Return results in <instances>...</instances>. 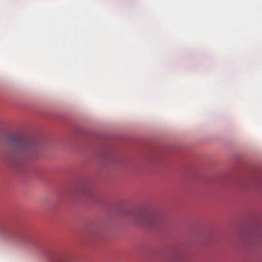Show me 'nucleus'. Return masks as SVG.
<instances>
[{"instance_id": "1", "label": "nucleus", "mask_w": 262, "mask_h": 262, "mask_svg": "<svg viewBox=\"0 0 262 262\" xmlns=\"http://www.w3.org/2000/svg\"><path fill=\"white\" fill-rule=\"evenodd\" d=\"M6 144L9 152L6 154V161L14 165L24 159H33L37 156V149L30 141L15 136L8 138Z\"/></svg>"}, {"instance_id": "2", "label": "nucleus", "mask_w": 262, "mask_h": 262, "mask_svg": "<svg viewBox=\"0 0 262 262\" xmlns=\"http://www.w3.org/2000/svg\"><path fill=\"white\" fill-rule=\"evenodd\" d=\"M135 221L140 225L155 226L159 222V216L154 213L141 212L136 216Z\"/></svg>"}, {"instance_id": "3", "label": "nucleus", "mask_w": 262, "mask_h": 262, "mask_svg": "<svg viewBox=\"0 0 262 262\" xmlns=\"http://www.w3.org/2000/svg\"><path fill=\"white\" fill-rule=\"evenodd\" d=\"M51 262H66V261H64L62 259H57L56 260L52 261Z\"/></svg>"}]
</instances>
